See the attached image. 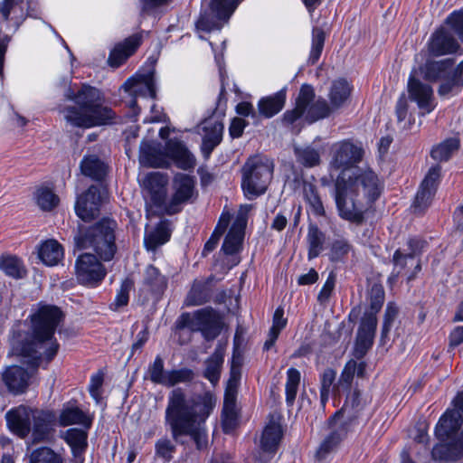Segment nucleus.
I'll use <instances>...</instances> for the list:
<instances>
[{
	"label": "nucleus",
	"instance_id": "2",
	"mask_svg": "<svg viewBox=\"0 0 463 463\" xmlns=\"http://www.w3.org/2000/svg\"><path fill=\"white\" fill-rule=\"evenodd\" d=\"M215 405L216 399L210 391L187 398L182 388L172 390L165 413V425L169 427L172 438L177 440L180 437L189 436L197 449L206 448L208 437L203 427Z\"/></svg>",
	"mask_w": 463,
	"mask_h": 463
},
{
	"label": "nucleus",
	"instance_id": "34",
	"mask_svg": "<svg viewBox=\"0 0 463 463\" xmlns=\"http://www.w3.org/2000/svg\"><path fill=\"white\" fill-rule=\"evenodd\" d=\"M64 256L62 245L54 239H49L41 243L38 248V258L46 266H56Z\"/></svg>",
	"mask_w": 463,
	"mask_h": 463
},
{
	"label": "nucleus",
	"instance_id": "56",
	"mask_svg": "<svg viewBox=\"0 0 463 463\" xmlns=\"http://www.w3.org/2000/svg\"><path fill=\"white\" fill-rule=\"evenodd\" d=\"M194 378V372L188 368L167 370L165 377V387H174L179 383H191Z\"/></svg>",
	"mask_w": 463,
	"mask_h": 463
},
{
	"label": "nucleus",
	"instance_id": "59",
	"mask_svg": "<svg viewBox=\"0 0 463 463\" xmlns=\"http://www.w3.org/2000/svg\"><path fill=\"white\" fill-rule=\"evenodd\" d=\"M295 155L298 162L307 168L315 167L321 162L319 152L310 146L304 148H296Z\"/></svg>",
	"mask_w": 463,
	"mask_h": 463
},
{
	"label": "nucleus",
	"instance_id": "55",
	"mask_svg": "<svg viewBox=\"0 0 463 463\" xmlns=\"http://www.w3.org/2000/svg\"><path fill=\"white\" fill-rule=\"evenodd\" d=\"M29 463H63V459L52 449L43 446L31 452Z\"/></svg>",
	"mask_w": 463,
	"mask_h": 463
},
{
	"label": "nucleus",
	"instance_id": "17",
	"mask_svg": "<svg viewBox=\"0 0 463 463\" xmlns=\"http://www.w3.org/2000/svg\"><path fill=\"white\" fill-rule=\"evenodd\" d=\"M57 420L61 427L79 425L82 428L91 429L94 416L88 411H83L78 400L72 398L62 404Z\"/></svg>",
	"mask_w": 463,
	"mask_h": 463
},
{
	"label": "nucleus",
	"instance_id": "26",
	"mask_svg": "<svg viewBox=\"0 0 463 463\" xmlns=\"http://www.w3.org/2000/svg\"><path fill=\"white\" fill-rule=\"evenodd\" d=\"M462 425L460 413L454 410H447L439 419L435 426V435L440 441H446L454 437Z\"/></svg>",
	"mask_w": 463,
	"mask_h": 463
},
{
	"label": "nucleus",
	"instance_id": "24",
	"mask_svg": "<svg viewBox=\"0 0 463 463\" xmlns=\"http://www.w3.org/2000/svg\"><path fill=\"white\" fill-rule=\"evenodd\" d=\"M5 421L9 430L20 439H25L31 432L30 409L26 406L10 409L5 413Z\"/></svg>",
	"mask_w": 463,
	"mask_h": 463
},
{
	"label": "nucleus",
	"instance_id": "41",
	"mask_svg": "<svg viewBox=\"0 0 463 463\" xmlns=\"http://www.w3.org/2000/svg\"><path fill=\"white\" fill-rule=\"evenodd\" d=\"M334 110L325 99L319 98L307 108L305 119L312 124L328 118Z\"/></svg>",
	"mask_w": 463,
	"mask_h": 463
},
{
	"label": "nucleus",
	"instance_id": "15",
	"mask_svg": "<svg viewBox=\"0 0 463 463\" xmlns=\"http://www.w3.org/2000/svg\"><path fill=\"white\" fill-rule=\"evenodd\" d=\"M283 438V430L279 423L268 424L262 431L259 451L253 458L254 463H269L279 450Z\"/></svg>",
	"mask_w": 463,
	"mask_h": 463
},
{
	"label": "nucleus",
	"instance_id": "32",
	"mask_svg": "<svg viewBox=\"0 0 463 463\" xmlns=\"http://www.w3.org/2000/svg\"><path fill=\"white\" fill-rule=\"evenodd\" d=\"M223 362L224 347L219 344L213 353L206 358L204 362L205 368L203 373V376L213 385L217 384L220 381Z\"/></svg>",
	"mask_w": 463,
	"mask_h": 463
},
{
	"label": "nucleus",
	"instance_id": "5",
	"mask_svg": "<svg viewBox=\"0 0 463 463\" xmlns=\"http://www.w3.org/2000/svg\"><path fill=\"white\" fill-rule=\"evenodd\" d=\"M274 163L267 156H250L241 166V188L248 200H255L264 194L273 177Z\"/></svg>",
	"mask_w": 463,
	"mask_h": 463
},
{
	"label": "nucleus",
	"instance_id": "37",
	"mask_svg": "<svg viewBox=\"0 0 463 463\" xmlns=\"http://www.w3.org/2000/svg\"><path fill=\"white\" fill-rule=\"evenodd\" d=\"M460 141L458 137H448L440 143L434 145L430 152V157L439 163L448 162L459 149Z\"/></svg>",
	"mask_w": 463,
	"mask_h": 463
},
{
	"label": "nucleus",
	"instance_id": "36",
	"mask_svg": "<svg viewBox=\"0 0 463 463\" xmlns=\"http://www.w3.org/2000/svg\"><path fill=\"white\" fill-rule=\"evenodd\" d=\"M431 456L435 460L457 461L463 457V448L457 439H453L449 442L436 444Z\"/></svg>",
	"mask_w": 463,
	"mask_h": 463
},
{
	"label": "nucleus",
	"instance_id": "43",
	"mask_svg": "<svg viewBox=\"0 0 463 463\" xmlns=\"http://www.w3.org/2000/svg\"><path fill=\"white\" fill-rule=\"evenodd\" d=\"M215 61L219 68V77L221 82L220 91L216 100V106L213 114L219 113L221 117L225 116V110L227 108V91H226V80L227 74L224 67L222 65V57L215 56Z\"/></svg>",
	"mask_w": 463,
	"mask_h": 463
},
{
	"label": "nucleus",
	"instance_id": "18",
	"mask_svg": "<svg viewBox=\"0 0 463 463\" xmlns=\"http://www.w3.org/2000/svg\"><path fill=\"white\" fill-rule=\"evenodd\" d=\"M196 331H200L206 341L217 338L222 330V320L219 313L211 307L194 311Z\"/></svg>",
	"mask_w": 463,
	"mask_h": 463
},
{
	"label": "nucleus",
	"instance_id": "28",
	"mask_svg": "<svg viewBox=\"0 0 463 463\" xmlns=\"http://www.w3.org/2000/svg\"><path fill=\"white\" fill-rule=\"evenodd\" d=\"M286 100L287 87L271 95L261 97L257 104L259 115L264 118H273L284 109Z\"/></svg>",
	"mask_w": 463,
	"mask_h": 463
},
{
	"label": "nucleus",
	"instance_id": "21",
	"mask_svg": "<svg viewBox=\"0 0 463 463\" xmlns=\"http://www.w3.org/2000/svg\"><path fill=\"white\" fill-rule=\"evenodd\" d=\"M215 281L216 278L213 274L204 279H195L186 295L185 305L196 307L210 302L213 295Z\"/></svg>",
	"mask_w": 463,
	"mask_h": 463
},
{
	"label": "nucleus",
	"instance_id": "35",
	"mask_svg": "<svg viewBox=\"0 0 463 463\" xmlns=\"http://www.w3.org/2000/svg\"><path fill=\"white\" fill-rule=\"evenodd\" d=\"M223 129L224 126L222 120H216L205 128V135L201 146V151L205 158H209L214 148L222 141Z\"/></svg>",
	"mask_w": 463,
	"mask_h": 463
},
{
	"label": "nucleus",
	"instance_id": "23",
	"mask_svg": "<svg viewBox=\"0 0 463 463\" xmlns=\"http://www.w3.org/2000/svg\"><path fill=\"white\" fill-rule=\"evenodd\" d=\"M166 160H171L182 170H192L196 165L195 156L186 145L176 138L166 140Z\"/></svg>",
	"mask_w": 463,
	"mask_h": 463
},
{
	"label": "nucleus",
	"instance_id": "52",
	"mask_svg": "<svg viewBox=\"0 0 463 463\" xmlns=\"http://www.w3.org/2000/svg\"><path fill=\"white\" fill-rule=\"evenodd\" d=\"M326 42V32L321 27L312 29L311 49L308 57V62L316 64L321 57Z\"/></svg>",
	"mask_w": 463,
	"mask_h": 463
},
{
	"label": "nucleus",
	"instance_id": "62",
	"mask_svg": "<svg viewBox=\"0 0 463 463\" xmlns=\"http://www.w3.org/2000/svg\"><path fill=\"white\" fill-rule=\"evenodd\" d=\"M444 24L449 31L456 34L463 43V8L452 11L446 17Z\"/></svg>",
	"mask_w": 463,
	"mask_h": 463
},
{
	"label": "nucleus",
	"instance_id": "53",
	"mask_svg": "<svg viewBox=\"0 0 463 463\" xmlns=\"http://www.w3.org/2000/svg\"><path fill=\"white\" fill-rule=\"evenodd\" d=\"M43 345H33L25 343L20 347V353L17 354L27 359V365L32 370V373L36 372L43 361V355L38 349L43 348Z\"/></svg>",
	"mask_w": 463,
	"mask_h": 463
},
{
	"label": "nucleus",
	"instance_id": "4",
	"mask_svg": "<svg viewBox=\"0 0 463 463\" xmlns=\"http://www.w3.org/2000/svg\"><path fill=\"white\" fill-rule=\"evenodd\" d=\"M67 98L75 105L64 109L65 119L71 126L91 128L111 124L116 117L113 109L104 105L101 90L88 83L81 84L74 92L68 90Z\"/></svg>",
	"mask_w": 463,
	"mask_h": 463
},
{
	"label": "nucleus",
	"instance_id": "27",
	"mask_svg": "<svg viewBox=\"0 0 463 463\" xmlns=\"http://www.w3.org/2000/svg\"><path fill=\"white\" fill-rule=\"evenodd\" d=\"M109 165L98 155L86 154L80 163V173L95 181L103 182L109 174Z\"/></svg>",
	"mask_w": 463,
	"mask_h": 463
},
{
	"label": "nucleus",
	"instance_id": "7",
	"mask_svg": "<svg viewBox=\"0 0 463 463\" xmlns=\"http://www.w3.org/2000/svg\"><path fill=\"white\" fill-rule=\"evenodd\" d=\"M108 198V189L101 184H90L77 196L74 211L82 221L79 224H92L99 221L101 208Z\"/></svg>",
	"mask_w": 463,
	"mask_h": 463
},
{
	"label": "nucleus",
	"instance_id": "3",
	"mask_svg": "<svg viewBox=\"0 0 463 463\" xmlns=\"http://www.w3.org/2000/svg\"><path fill=\"white\" fill-rule=\"evenodd\" d=\"M384 190V182L372 169L355 167L350 175L339 173L335 181L334 198L338 216L355 225L365 222Z\"/></svg>",
	"mask_w": 463,
	"mask_h": 463
},
{
	"label": "nucleus",
	"instance_id": "63",
	"mask_svg": "<svg viewBox=\"0 0 463 463\" xmlns=\"http://www.w3.org/2000/svg\"><path fill=\"white\" fill-rule=\"evenodd\" d=\"M175 450V445L166 437L157 439L155 444L156 457L163 458L165 462L173 459Z\"/></svg>",
	"mask_w": 463,
	"mask_h": 463
},
{
	"label": "nucleus",
	"instance_id": "51",
	"mask_svg": "<svg viewBox=\"0 0 463 463\" xmlns=\"http://www.w3.org/2000/svg\"><path fill=\"white\" fill-rule=\"evenodd\" d=\"M346 435L339 428L330 431L320 443L317 450V457L319 459L325 458L327 454L332 452L341 443Z\"/></svg>",
	"mask_w": 463,
	"mask_h": 463
},
{
	"label": "nucleus",
	"instance_id": "1",
	"mask_svg": "<svg viewBox=\"0 0 463 463\" xmlns=\"http://www.w3.org/2000/svg\"><path fill=\"white\" fill-rule=\"evenodd\" d=\"M118 222L110 216H103L92 224H79L73 229V251H81L74 265L80 285L90 288L101 285L108 274L103 262L114 260L118 252Z\"/></svg>",
	"mask_w": 463,
	"mask_h": 463
},
{
	"label": "nucleus",
	"instance_id": "64",
	"mask_svg": "<svg viewBox=\"0 0 463 463\" xmlns=\"http://www.w3.org/2000/svg\"><path fill=\"white\" fill-rule=\"evenodd\" d=\"M315 98L314 87L311 84L303 83L299 89L295 104L307 111V108L314 102Z\"/></svg>",
	"mask_w": 463,
	"mask_h": 463
},
{
	"label": "nucleus",
	"instance_id": "25",
	"mask_svg": "<svg viewBox=\"0 0 463 463\" xmlns=\"http://www.w3.org/2000/svg\"><path fill=\"white\" fill-rule=\"evenodd\" d=\"M455 64L454 58H445L439 61L428 59L421 66L423 79L429 82L445 81L449 72Z\"/></svg>",
	"mask_w": 463,
	"mask_h": 463
},
{
	"label": "nucleus",
	"instance_id": "61",
	"mask_svg": "<svg viewBox=\"0 0 463 463\" xmlns=\"http://www.w3.org/2000/svg\"><path fill=\"white\" fill-rule=\"evenodd\" d=\"M441 179L442 167L439 164H434L429 168L420 184L437 193Z\"/></svg>",
	"mask_w": 463,
	"mask_h": 463
},
{
	"label": "nucleus",
	"instance_id": "57",
	"mask_svg": "<svg viewBox=\"0 0 463 463\" xmlns=\"http://www.w3.org/2000/svg\"><path fill=\"white\" fill-rule=\"evenodd\" d=\"M25 343H30L32 345H43L41 342L34 339L33 331L29 333L22 330L20 325L14 326L11 329V345L15 354L20 353V347Z\"/></svg>",
	"mask_w": 463,
	"mask_h": 463
},
{
	"label": "nucleus",
	"instance_id": "54",
	"mask_svg": "<svg viewBox=\"0 0 463 463\" xmlns=\"http://www.w3.org/2000/svg\"><path fill=\"white\" fill-rule=\"evenodd\" d=\"M375 335L357 329L353 354L357 360H362L373 347Z\"/></svg>",
	"mask_w": 463,
	"mask_h": 463
},
{
	"label": "nucleus",
	"instance_id": "39",
	"mask_svg": "<svg viewBox=\"0 0 463 463\" xmlns=\"http://www.w3.org/2000/svg\"><path fill=\"white\" fill-rule=\"evenodd\" d=\"M0 269L6 276L15 279H24L27 275V269L23 260L15 255L2 254L0 257Z\"/></svg>",
	"mask_w": 463,
	"mask_h": 463
},
{
	"label": "nucleus",
	"instance_id": "22",
	"mask_svg": "<svg viewBox=\"0 0 463 463\" xmlns=\"http://www.w3.org/2000/svg\"><path fill=\"white\" fill-rule=\"evenodd\" d=\"M139 160L143 165L154 168L169 167L170 162L166 160V144L162 147L158 142L142 140L139 146Z\"/></svg>",
	"mask_w": 463,
	"mask_h": 463
},
{
	"label": "nucleus",
	"instance_id": "58",
	"mask_svg": "<svg viewBox=\"0 0 463 463\" xmlns=\"http://www.w3.org/2000/svg\"><path fill=\"white\" fill-rule=\"evenodd\" d=\"M133 288L134 280L130 278L124 279L120 283V287L109 308L113 311H118L119 308L128 306L129 302V293Z\"/></svg>",
	"mask_w": 463,
	"mask_h": 463
},
{
	"label": "nucleus",
	"instance_id": "44",
	"mask_svg": "<svg viewBox=\"0 0 463 463\" xmlns=\"http://www.w3.org/2000/svg\"><path fill=\"white\" fill-rule=\"evenodd\" d=\"M223 23L225 22L217 18V14L209 8L200 13L195 22V28L199 32L211 33L214 30H220Z\"/></svg>",
	"mask_w": 463,
	"mask_h": 463
},
{
	"label": "nucleus",
	"instance_id": "19",
	"mask_svg": "<svg viewBox=\"0 0 463 463\" xmlns=\"http://www.w3.org/2000/svg\"><path fill=\"white\" fill-rule=\"evenodd\" d=\"M30 371L21 365L12 364L6 366L1 373V380L9 393L21 395L27 392L31 379Z\"/></svg>",
	"mask_w": 463,
	"mask_h": 463
},
{
	"label": "nucleus",
	"instance_id": "60",
	"mask_svg": "<svg viewBox=\"0 0 463 463\" xmlns=\"http://www.w3.org/2000/svg\"><path fill=\"white\" fill-rule=\"evenodd\" d=\"M435 195L436 192L420 184L412 203L414 212L426 211L430 206Z\"/></svg>",
	"mask_w": 463,
	"mask_h": 463
},
{
	"label": "nucleus",
	"instance_id": "30",
	"mask_svg": "<svg viewBox=\"0 0 463 463\" xmlns=\"http://www.w3.org/2000/svg\"><path fill=\"white\" fill-rule=\"evenodd\" d=\"M172 236L170 222L166 219L159 221L155 228L144 236V247L148 251H155L168 242Z\"/></svg>",
	"mask_w": 463,
	"mask_h": 463
},
{
	"label": "nucleus",
	"instance_id": "6",
	"mask_svg": "<svg viewBox=\"0 0 463 463\" xmlns=\"http://www.w3.org/2000/svg\"><path fill=\"white\" fill-rule=\"evenodd\" d=\"M33 337L43 345L53 338L56 329L64 318L61 307L40 302L37 310L29 316Z\"/></svg>",
	"mask_w": 463,
	"mask_h": 463
},
{
	"label": "nucleus",
	"instance_id": "29",
	"mask_svg": "<svg viewBox=\"0 0 463 463\" xmlns=\"http://www.w3.org/2000/svg\"><path fill=\"white\" fill-rule=\"evenodd\" d=\"M463 90V60L449 71V77L439 83L437 92L442 99L458 95Z\"/></svg>",
	"mask_w": 463,
	"mask_h": 463
},
{
	"label": "nucleus",
	"instance_id": "31",
	"mask_svg": "<svg viewBox=\"0 0 463 463\" xmlns=\"http://www.w3.org/2000/svg\"><path fill=\"white\" fill-rule=\"evenodd\" d=\"M168 279L163 275L160 269L153 264L146 267L143 286H145L150 294L156 298H161L167 288Z\"/></svg>",
	"mask_w": 463,
	"mask_h": 463
},
{
	"label": "nucleus",
	"instance_id": "9",
	"mask_svg": "<svg viewBox=\"0 0 463 463\" xmlns=\"http://www.w3.org/2000/svg\"><path fill=\"white\" fill-rule=\"evenodd\" d=\"M167 176L159 172H153L146 175L144 179V190L146 194V207H153L165 213L167 202Z\"/></svg>",
	"mask_w": 463,
	"mask_h": 463
},
{
	"label": "nucleus",
	"instance_id": "45",
	"mask_svg": "<svg viewBox=\"0 0 463 463\" xmlns=\"http://www.w3.org/2000/svg\"><path fill=\"white\" fill-rule=\"evenodd\" d=\"M230 222V217H224L222 213L219 218V221L212 232L210 238L204 243L202 255L203 257L207 256L210 252H212L217 247L221 237L226 232Z\"/></svg>",
	"mask_w": 463,
	"mask_h": 463
},
{
	"label": "nucleus",
	"instance_id": "46",
	"mask_svg": "<svg viewBox=\"0 0 463 463\" xmlns=\"http://www.w3.org/2000/svg\"><path fill=\"white\" fill-rule=\"evenodd\" d=\"M354 246L348 239L341 237L335 239L330 246V260L332 262L345 263Z\"/></svg>",
	"mask_w": 463,
	"mask_h": 463
},
{
	"label": "nucleus",
	"instance_id": "50",
	"mask_svg": "<svg viewBox=\"0 0 463 463\" xmlns=\"http://www.w3.org/2000/svg\"><path fill=\"white\" fill-rule=\"evenodd\" d=\"M166 373L164 359L160 354H157L154 361L149 364L144 378L148 379L155 384L165 386Z\"/></svg>",
	"mask_w": 463,
	"mask_h": 463
},
{
	"label": "nucleus",
	"instance_id": "20",
	"mask_svg": "<svg viewBox=\"0 0 463 463\" xmlns=\"http://www.w3.org/2000/svg\"><path fill=\"white\" fill-rule=\"evenodd\" d=\"M86 428H70L61 436L64 442L69 446L74 463H83L89 442V430Z\"/></svg>",
	"mask_w": 463,
	"mask_h": 463
},
{
	"label": "nucleus",
	"instance_id": "40",
	"mask_svg": "<svg viewBox=\"0 0 463 463\" xmlns=\"http://www.w3.org/2000/svg\"><path fill=\"white\" fill-rule=\"evenodd\" d=\"M37 205L43 212H51L60 203L59 196L50 187L40 185L34 192Z\"/></svg>",
	"mask_w": 463,
	"mask_h": 463
},
{
	"label": "nucleus",
	"instance_id": "48",
	"mask_svg": "<svg viewBox=\"0 0 463 463\" xmlns=\"http://www.w3.org/2000/svg\"><path fill=\"white\" fill-rule=\"evenodd\" d=\"M300 379L301 373L297 368L290 367L288 369L285 385V400L288 406H292L295 402Z\"/></svg>",
	"mask_w": 463,
	"mask_h": 463
},
{
	"label": "nucleus",
	"instance_id": "49",
	"mask_svg": "<svg viewBox=\"0 0 463 463\" xmlns=\"http://www.w3.org/2000/svg\"><path fill=\"white\" fill-rule=\"evenodd\" d=\"M138 80L135 76H131L123 83L121 88L127 92L130 99L127 101V105L130 108L136 115H138L141 111L140 107L137 104V97L140 95H145V91L142 88L138 86Z\"/></svg>",
	"mask_w": 463,
	"mask_h": 463
},
{
	"label": "nucleus",
	"instance_id": "38",
	"mask_svg": "<svg viewBox=\"0 0 463 463\" xmlns=\"http://www.w3.org/2000/svg\"><path fill=\"white\" fill-rule=\"evenodd\" d=\"M326 241L325 232L316 223H309L307 227V259L308 260L317 258L324 250Z\"/></svg>",
	"mask_w": 463,
	"mask_h": 463
},
{
	"label": "nucleus",
	"instance_id": "10",
	"mask_svg": "<svg viewBox=\"0 0 463 463\" xmlns=\"http://www.w3.org/2000/svg\"><path fill=\"white\" fill-rule=\"evenodd\" d=\"M364 149L354 144L349 139H345L335 146L333 156L330 161L331 168L340 170L349 175L356 166V164L362 161L364 156Z\"/></svg>",
	"mask_w": 463,
	"mask_h": 463
},
{
	"label": "nucleus",
	"instance_id": "47",
	"mask_svg": "<svg viewBox=\"0 0 463 463\" xmlns=\"http://www.w3.org/2000/svg\"><path fill=\"white\" fill-rule=\"evenodd\" d=\"M304 197L315 216H326V210L324 207L323 201L315 184L310 183L305 187Z\"/></svg>",
	"mask_w": 463,
	"mask_h": 463
},
{
	"label": "nucleus",
	"instance_id": "11",
	"mask_svg": "<svg viewBox=\"0 0 463 463\" xmlns=\"http://www.w3.org/2000/svg\"><path fill=\"white\" fill-rule=\"evenodd\" d=\"M246 225L247 220L245 218L237 217L224 237L221 250L224 255L232 257L229 260V269L241 262L238 254L243 249Z\"/></svg>",
	"mask_w": 463,
	"mask_h": 463
},
{
	"label": "nucleus",
	"instance_id": "12",
	"mask_svg": "<svg viewBox=\"0 0 463 463\" xmlns=\"http://www.w3.org/2000/svg\"><path fill=\"white\" fill-rule=\"evenodd\" d=\"M369 306L360 320L358 330L375 335L378 319L385 300V292L381 283H373L368 292Z\"/></svg>",
	"mask_w": 463,
	"mask_h": 463
},
{
	"label": "nucleus",
	"instance_id": "8",
	"mask_svg": "<svg viewBox=\"0 0 463 463\" xmlns=\"http://www.w3.org/2000/svg\"><path fill=\"white\" fill-rule=\"evenodd\" d=\"M174 193L165 207V214L175 215L183 211V206L193 203L198 197L195 178L184 173H177L173 179Z\"/></svg>",
	"mask_w": 463,
	"mask_h": 463
},
{
	"label": "nucleus",
	"instance_id": "42",
	"mask_svg": "<svg viewBox=\"0 0 463 463\" xmlns=\"http://www.w3.org/2000/svg\"><path fill=\"white\" fill-rule=\"evenodd\" d=\"M336 372L333 368L327 367L319 376L320 380V403L326 406L329 400L330 392L337 389V383H335Z\"/></svg>",
	"mask_w": 463,
	"mask_h": 463
},
{
	"label": "nucleus",
	"instance_id": "14",
	"mask_svg": "<svg viewBox=\"0 0 463 463\" xmlns=\"http://www.w3.org/2000/svg\"><path fill=\"white\" fill-rule=\"evenodd\" d=\"M58 420L52 410H41L33 416L31 440L33 444L50 442L53 439Z\"/></svg>",
	"mask_w": 463,
	"mask_h": 463
},
{
	"label": "nucleus",
	"instance_id": "13",
	"mask_svg": "<svg viewBox=\"0 0 463 463\" xmlns=\"http://www.w3.org/2000/svg\"><path fill=\"white\" fill-rule=\"evenodd\" d=\"M427 48L430 57L456 54L461 50L458 39L443 25L438 27L431 33L427 43Z\"/></svg>",
	"mask_w": 463,
	"mask_h": 463
},
{
	"label": "nucleus",
	"instance_id": "16",
	"mask_svg": "<svg viewBox=\"0 0 463 463\" xmlns=\"http://www.w3.org/2000/svg\"><path fill=\"white\" fill-rule=\"evenodd\" d=\"M408 93L411 100L416 102L420 116L430 114L436 109L432 87L411 75L408 80Z\"/></svg>",
	"mask_w": 463,
	"mask_h": 463
},
{
	"label": "nucleus",
	"instance_id": "33",
	"mask_svg": "<svg viewBox=\"0 0 463 463\" xmlns=\"http://www.w3.org/2000/svg\"><path fill=\"white\" fill-rule=\"evenodd\" d=\"M353 85L345 78H338L332 81L328 98L333 109H339L350 99Z\"/></svg>",
	"mask_w": 463,
	"mask_h": 463
}]
</instances>
